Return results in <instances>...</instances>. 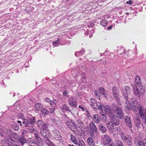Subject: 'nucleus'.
<instances>
[{
    "label": "nucleus",
    "instance_id": "39448f33",
    "mask_svg": "<svg viewBox=\"0 0 146 146\" xmlns=\"http://www.w3.org/2000/svg\"><path fill=\"white\" fill-rule=\"evenodd\" d=\"M112 107L113 110H114V107H116V109L114 110L115 113L118 115L120 119H123V113L121 108L120 107L116 106V105L114 104L112 105Z\"/></svg>",
    "mask_w": 146,
    "mask_h": 146
},
{
    "label": "nucleus",
    "instance_id": "4be33fe9",
    "mask_svg": "<svg viewBox=\"0 0 146 146\" xmlns=\"http://www.w3.org/2000/svg\"><path fill=\"white\" fill-rule=\"evenodd\" d=\"M17 140L21 144L23 145L25 142V139L23 136H19L17 137Z\"/></svg>",
    "mask_w": 146,
    "mask_h": 146
},
{
    "label": "nucleus",
    "instance_id": "9b49d317",
    "mask_svg": "<svg viewBox=\"0 0 146 146\" xmlns=\"http://www.w3.org/2000/svg\"><path fill=\"white\" fill-rule=\"evenodd\" d=\"M111 117V121L112 123L115 125H118L119 124V119L116 115H113Z\"/></svg>",
    "mask_w": 146,
    "mask_h": 146
},
{
    "label": "nucleus",
    "instance_id": "603ef678",
    "mask_svg": "<svg viewBox=\"0 0 146 146\" xmlns=\"http://www.w3.org/2000/svg\"><path fill=\"white\" fill-rule=\"evenodd\" d=\"M113 27V26L112 25H110L107 28V30H111L112 28Z\"/></svg>",
    "mask_w": 146,
    "mask_h": 146
},
{
    "label": "nucleus",
    "instance_id": "338daca9",
    "mask_svg": "<svg viewBox=\"0 0 146 146\" xmlns=\"http://www.w3.org/2000/svg\"><path fill=\"white\" fill-rule=\"evenodd\" d=\"M122 49H123L124 50V49H123V48H122Z\"/></svg>",
    "mask_w": 146,
    "mask_h": 146
},
{
    "label": "nucleus",
    "instance_id": "c756f323",
    "mask_svg": "<svg viewBox=\"0 0 146 146\" xmlns=\"http://www.w3.org/2000/svg\"><path fill=\"white\" fill-rule=\"evenodd\" d=\"M84 50L82 49L80 51L76 52L75 55L76 56H81L84 54Z\"/></svg>",
    "mask_w": 146,
    "mask_h": 146
},
{
    "label": "nucleus",
    "instance_id": "9d476101",
    "mask_svg": "<svg viewBox=\"0 0 146 146\" xmlns=\"http://www.w3.org/2000/svg\"><path fill=\"white\" fill-rule=\"evenodd\" d=\"M104 108L106 113L108 115L109 117H111L113 114V111L111 109L110 106L108 105H106L104 106Z\"/></svg>",
    "mask_w": 146,
    "mask_h": 146
},
{
    "label": "nucleus",
    "instance_id": "680f3d73",
    "mask_svg": "<svg viewBox=\"0 0 146 146\" xmlns=\"http://www.w3.org/2000/svg\"><path fill=\"white\" fill-rule=\"evenodd\" d=\"M49 102L50 103L51 105H52V101H50Z\"/></svg>",
    "mask_w": 146,
    "mask_h": 146
},
{
    "label": "nucleus",
    "instance_id": "dca6fc26",
    "mask_svg": "<svg viewBox=\"0 0 146 146\" xmlns=\"http://www.w3.org/2000/svg\"><path fill=\"white\" fill-rule=\"evenodd\" d=\"M93 121L96 123H99L100 121V118L99 116L97 114H94L92 116Z\"/></svg>",
    "mask_w": 146,
    "mask_h": 146
},
{
    "label": "nucleus",
    "instance_id": "bf43d9fd",
    "mask_svg": "<svg viewBox=\"0 0 146 146\" xmlns=\"http://www.w3.org/2000/svg\"><path fill=\"white\" fill-rule=\"evenodd\" d=\"M54 108H51V110L50 111V112L51 113H52L54 111Z\"/></svg>",
    "mask_w": 146,
    "mask_h": 146
},
{
    "label": "nucleus",
    "instance_id": "f704fd0d",
    "mask_svg": "<svg viewBox=\"0 0 146 146\" xmlns=\"http://www.w3.org/2000/svg\"><path fill=\"white\" fill-rule=\"evenodd\" d=\"M49 126L48 124L47 123H44L42 124V130L48 131V126Z\"/></svg>",
    "mask_w": 146,
    "mask_h": 146
},
{
    "label": "nucleus",
    "instance_id": "393cba45",
    "mask_svg": "<svg viewBox=\"0 0 146 146\" xmlns=\"http://www.w3.org/2000/svg\"><path fill=\"white\" fill-rule=\"evenodd\" d=\"M138 144V146H146V138L143 141L139 140Z\"/></svg>",
    "mask_w": 146,
    "mask_h": 146
},
{
    "label": "nucleus",
    "instance_id": "6e6d98bb",
    "mask_svg": "<svg viewBox=\"0 0 146 146\" xmlns=\"http://www.w3.org/2000/svg\"><path fill=\"white\" fill-rule=\"evenodd\" d=\"M73 141V143H74L75 144H77V141H76V139H75L74 140H73V141Z\"/></svg>",
    "mask_w": 146,
    "mask_h": 146
},
{
    "label": "nucleus",
    "instance_id": "13d9d810",
    "mask_svg": "<svg viewBox=\"0 0 146 146\" xmlns=\"http://www.w3.org/2000/svg\"><path fill=\"white\" fill-rule=\"evenodd\" d=\"M79 108H81L82 109V111H84L85 110V109L83 107H81L80 105L79 106Z\"/></svg>",
    "mask_w": 146,
    "mask_h": 146
},
{
    "label": "nucleus",
    "instance_id": "72a5a7b5",
    "mask_svg": "<svg viewBox=\"0 0 146 146\" xmlns=\"http://www.w3.org/2000/svg\"><path fill=\"white\" fill-rule=\"evenodd\" d=\"M99 129L102 131L103 132H105L106 130V128L101 124H100L99 125Z\"/></svg>",
    "mask_w": 146,
    "mask_h": 146
},
{
    "label": "nucleus",
    "instance_id": "864d4df0",
    "mask_svg": "<svg viewBox=\"0 0 146 146\" xmlns=\"http://www.w3.org/2000/svg\"><path fill=\"white\" fill-rule=\"evenodd\" d=\"M67 92L66 91H64L63 92V94L64 96H66V95L67 94Z\"/></svg>",
    "mask_w": 146,
    "mask_h": 146
},
{
    "label": "nucleus",
    "instance_id": "69168bd1",
    "mask_svg": "<svg viewBox=\"0 0 146 146\" xmlns=\"http://www.w3.org/2000/svg\"><path fill=\"white\" fill-rule=\"evenodd\" d=\"M109 146H112V145L111 144H110Z\"/></svg>",
    "mask_w": 146,
    "mask_h": 146
},
{
    "label": "nucleus",
    "instance_id": "f8f14e48",
    "mask_svg": "<svg viewBox=\"0 0 146 146\" xmlns=\"http://www.w3.org/2000/svg\"><path fill=\"white\" fill-rule=\"evenodd\" d=\"M102 138H103V142L104 145H106L109 143L111 141L110 137L107 135H103Z\"/></svg>",
    "mask_w": 146,
    "mask_h": 146
},
{
    "label": "nucleus",
    "instance_id": "473e14b6",
    "mask_svg": "<svg viewBox=\"0 0 146 146\" xmlns=\"http://www.w3.org/2000/svg\"><path fill=\"white\" fill-rule=\"evenodd\" d=\"M114 146H124L122 142L119 140H116Z\"/></svg>",
    "mask_w": 146,
    "mask_h": 146
},
{
    "label": "nucleus",
    "instance_id": "5fc2aeb1",
    "mask_svg": "<svg viewBox=\"0 0 146 146\" xmlns=\"http://www.w3.org/2000/svg\"><path fill=\"white\" fill-rule=\"evenodd\" d=\"M45 101L47 102H49L50 101V100L48 98H46L45 99Z\"/></svg>",
    "mask_w": 146,
    "mask_h": 146
},
{
    "label": "nucleus",
    "instance_id": "b1692460",
    "mask_svg": "<svg viewBox=\"0 0 146 146\" xmlns=\"http://www.w3.org/2000/svg\"><path fill=\"white\" fill-rule=\"evenodd\" d=\"M34 124L30 125L28 126H26V127H28L27 129L28 131L31 133H35L36 132V130L35 129L33 126H32Z\"/></svg>",
    "mask_w": 146,
    "mask_h": 146
},
{
    "label": "nucleus",
    "instance_id": "c9c22d12",
    "mask_svg": "<svg viewBox=\"0 0 146 146\" xmlns=\"http://www.w3.org/2000/svg\"><path fill=\"white\" fill-rule=\"evenodd\" d=\"M100 114L101 116H102V120L103 121H106V117L105 113L101 112Z\"/></svg>",
    "mask_w": 146,
    "mask_h": 146
},
{
    "label": "nucleus",
    "instance_id": "e433bc0d",
    "mask_svg": "<svg viewBox=\"0 0 146 146\" xmlns=\"http://www.w3.org/2000/svg\"><path fill=\"white\" fill-rule=\"evenodd\" d=\"M41 106H42L40 104L37 103L35 104V107L36 110L38 111L40 110Z\"/></svg>",
    "mask_w": 146,
    "mask_h": 146
},
{
    "label": "nucleus",
    "instance_id": "a211bd4d",
    "mask_svg": "<svg viewBox=\"0 0 146 146\" xmlns=\"http://www.w3.org/2000/svg\"><path fill=\"white\" fill-rule=\"evenodd\" d=\"M60 108L63 111H68L71 114H72L71 110L69 109V107L67 106L65 104H63L60 106Z\"/></svg>",
    "mask_w": 146,
    "mask_h": 146
},
{
    "label": "nucleus",
    "instance_id": "79ce46f5",
    "mask_svg": "<svg viewBox=\"0 0 146 146\" xmlns=\"http://www.w3.org/2000/svg\"><path fill=\"white\" fill-rule=\"evenodd\" d=\"M43 122L41 120H38L36 122V124L39 127H41L42 125Z\"/></svg>",
    "mask_w": 146,
    "mask_h": 146
},
{
    "label": "nucleus",
    "instance_id": "f3484780",
    "mask_svg": "<svg viewBox=\"0 0 146 146\" xmlns=\"http://www.w3.org/2000/svg\"><path fill=\"white\" fill-rule=\"evenodd\" d=\"M90 128L91 131L94 133H96L97 131V128L95 123L93 122H91L90 124Z\"/></svg>",
    "mask_w": 146,
    "mask_h": 146
},
{
    "label": "nucleus",
    "instance_id": "58836bf2",
    "mask_svg": "<svg viewBox=\"0 0 146 146\" xmlns=\"http://www.w3.org/2000/svg\"><path fill=\"white\" fill-rule=\"evenodd\" d=\"M135 122L136 126L138 127H139L140 122L139 118H136L135 119Z\"/></svg>",
    "mask_w": 146,
    "mask_h": 146
},
{
    "label": "nucleus",
    "instance_id": "0e129e2a",
    "mask_svg": "<svg viewBox=\"0 0 146 146\" xmlns=\"http://www.w3.org/2000/svg\"><path fill=\"white\" fill-rule=\"evenodd\" d=\"M13 146H18V145H13Z\"/></svg>",
    "mask_w": 146,
    "mask_h": 146
},
{
    "label": "nucleus",
    "instance_id": "09e8293b",
    "mask_svg": "<svg viewBox=\"0 0 146 146\" xmlns=\"http://www.w3.org/2000/svg\"><path fill=\"white\" fill-rule=\"evenodd\" d=\"M126 3L127 4H128L130 5L132 4V2L131 0H130L129 1H127Z\"/></svg>",
    "mask_w": 146,
    "mask_h": 146
},
{
    "label": "nucleus",
    "instance_id": "aec40b11",
    "mask_svg": "<svg viewBox=\"0 0 146 146\" xmlns=\"http://www.w3.org/2000/svg\"><path fill=\"white\" fill-rule=\"evenodd\" d=\"M112 122L109 121L108 124L107 126L110 132H113L114 130V125Z\"/></svg>",
    "mask_w": 146,
    "mask_h": 146
},
{
    "label": "nucleus",
    "instance_id": "2f4dec72",
    "mask_svg": "<svg viewBox=\"0 0 146 146\" xmlns=\"http://www.w3.org/2000/svg\"><path fill=\"white\" fill-rule=\"evenodd\" d=\"M5 141L8 142L12 143L13 142H14V140H13L10 137L8 136H5Z\"/></svg>",
    "mask_w": 146,
    "mask_h": 146
},
{
    "label": "nucleus",
    "instance_id": "7ed1b4c3",
    "mask_svg": "<svg viewBox=\"0 0 146 146\" xmlns=\"http://www.w3.org/2000/svg\"><path fill=\"white\" fill-rule=\"evenodd\" d=\"M132 86L134 93L136 96L140 98L144 94L145 90L143 85L142 86H138L139 88L137 87V86L134 84H132Z\"/></svg>",
    "mask_w": 146,
    "mask_h": 146
},
{
    "label": "nucleus",
    "instance_id": "ddd939ff",
    "mask_svg": "<svg viewBox=\"0 0 146 146\" xmlns=\"http://www.w3.org/2000/svg\"><path fill=\"white\" fill-rule=\"evenodd\" d=\"M124 119L126 125L129 127H131L132 126V123L130 117L127 115L125 116Z\"/></svg>",
    "mask_w": 146,
    "mask_h": 146
},
{
    "label": "nucleus",
    "instance_id": "49530a36",
    "mask_svg": "<svg viewBox=\"0 0 146 146\" xmlns=\"http://www.w3.org/2000/svg\"><path fill=\"white\" fill-rule=\"evenodd\" d=\"M13 128L14 130L15 131H17L19 129V127L18 125H16L15 127H14L13 126Z\"/></svg>",
    "mask_w": 146,
    "mask_h": 146
},
{
    "label": "nucleus",
    "instance_id": "2eb2a0df",
    "mask_svg": "<svg viewBox=\"0 0 146 146\" xmlns=\"http://www.w3.org/2000/svg\"><path fill=\"white\" fill-rule=\"evenodd\" d=\"M90 102L94 110L97 109V104L95 99L94 98H91L90 100Z\"/></svg>",
    "mask_w": 146,
    "mask_h": 146
},
{
    "label": "nucleus",
    "instance_id": "7c9ffc66",
    "mask_svg": "<svg viewBox=\"0 0 146 146\" xmlns=\"http://www.w3.org/2000/svg\"><path fill=\"white\" fill-rule=\"evenodd\" d=\"M45 133H42V135L45 137L46 139L49 138L50 137V134L49 133L48 131H45Z\"/></svg>",
    "mask_w": 146,
    "mask_h": 146
},
{
    "label": "nucleus",
    "instance_id": "20e7f679",
    "mask_svg": "<svg viewBox=\"0 0 146 146\" xmlns=\"http://www.w3.org/2000/svg\"><path fill=\"white\" fill-rule=\"evenodd\" d=\"M66 123L69 128L74 133H76L78 130L76 123L72 119H69L66 121Z\"/></svg>",
    "mask_w": 146,
    "mask_h": 146
},
{
    "label": "nucleus",
    "instance_id": "4d7b16f0",
    "mask_svg": "<svg viewBox=\"0 0 146 146\" xmlns=\"http://www.w3.org/2000/svg\"><path fill=\"white\" fill-rule=\"evenodd\" d=\"M3 131L2 129L0 128V134L1 136L3 135L2 134L3 133Z\"/></svg>",
    "mask_w": 146,
    "mask_h": 146
},
{
    "label": "nucleus",
    "instance_id": "412c9836",
    "mask_svg": "<svg viewBox=\"0 0 146 146\" xmlns=\"http://www.w3.org/2000/svg\"><path fill=\"white\" fill-rule=\"evenodd\" d=\"M94 33V31L93 29H87L86 32H85L84 33L85 35H87V34H89V37L91 38L93 36V34Z\"/></svg>",
    "mask_w": 146,
    "mask_h": 146
},
{
    "label": "nucleus",
    "instance_id": "1a4fd4ad",
    "mask_svg": "<svg viewBox=\"0 0 146 146\" xmlns=\"http://www.w3.org/2000/svg\"><path fill=\"white\" fill-rule=\"evenodd\" d=\"M121 138L122 140L127 142L128 145H130L131 144V139L129 136L122 134L121 135Z\"/></svg>",
    "mask_w": 146,
    "mask_h": 146
},
{
    "label": "nucleus",
    "instance_id": "c03bdc74",
    "mask_svg": "<svg viewBox=\"0 0 146 146\" xmlns=\"http://www.w3.org/2000/svg\"><path fill=\"white\" fill-rule=\"evenodd\" d=\"M41 111L42 114H47L48 113V111L45 108L42 109Z\"/></svg>",
    "mask_w": 146,
    "mask_h": 146
},
{
    "label": "nucleus",
    "instance_id": "0eeeda50",
    "mask_svg": "<svg viewBox=\"0 0 146 146\" xmlns=\"http://www.w3.org/2000/svg\"><path fill=\"white\" fill-rule=\"evenodd\" d=\"M68 102L70 106L73 108L77 107V103L76 98L73 97L69 98L68 100Z\"/></svg>",
    "mask_w": 146,
    "mask_h": 146
},
{
    "label": "nucleus",
    "instance_id": "6e6552de",
    "mask_svg": "<svg viewBox=\"0 0 146 146\" xmlns=\"http://www.w3.org/2000/svg\"><path fill=\"white\" fill-rule=\"evenodd\" d=\"M77 129L79 128L82 131H84L86 129V127L82 121L79 119H77L76 121Z\"/></svg>",
    "mask_w": 146,
    "mask_h": 146
},
{
    "label": "nucleus",
    "instance_id": "a19ab883",
    "mask_svg": "<svg viewBox=\"0 0 146 146\" xmlns=\"http://www.w3.org/2000/svg\"><path fill=\"white\" fill-rule=\"evenodd\" d=\"M107 23V21L105 20H103L100 22V24L103 26H105L106 25Z\"/></svg>",
    "mask_w": 146,
    "mask_h": 146
},
{
    "label": "nucleus",
    "instance_id": "4c0bfd02",
    "mask_svg": "<svg viewBox=\"0 0 146 146\" xmlns=\"http://www.w3.org/2000/svg\"><path fill=\"white\" fill-rule=\"evenodd\" d=\"M53 132L54 135L56 137H58V136H60V133L58 130H54L53 131Z\"/></svg>",
    "mask_w": 146,
    "mask_h": 146
},
{
    "label": "nucleus",
    "instance_id": "37998d69",
    "mask_svg": "<svg viewBox=\"0 0 146 146\" xmlns=\"http://www.w3.org/2000/svg\"><path fill=\"white\" fill-rule=\"evenodd\" d=\"M78 144L79 146H85L84 142L82 140H79L78 142Z\"/></svg>",
    "mask_w": 146,
    "mask_h": 146
},
{
    "label": "nucleus",
    "instance_id": "c85d7f7f",
    "mask_svg": "<svg viewBox=\"0 0 146 146\" xmlns=\"http://www.w3.org/2000/svg\"><path fill=\"white\" fill-rule=\"evenodd\" d=\"M44 142L48 146H54L53 143L48 138L45 139Z\"/></svg>",
    "mask_w": 146,
    "mask_h": 146
},
{
    "label": "nucleus",
    "instance_id": "f03ea898",
    "mask_svg": "<svg viewBox=\"0 0 146 146\" xmlns=\"http://www.w3.org/2000/svg\"><path fill=\"white\" fill-rule=\"evenodd\" d=\"M18 120H22V123L25 126H28L30 125L35 124L36 121L35 117L31 116L25 119L23 114L21 113L18 115Z\"/></svg>",
    "mask_w": 146,
    "mask_h": 146
},
{
    "label": "nucleus",
    "instance_id": "bb28decb",
    "mask_svg": "<svg viewBox=\"0 0 146 146\" xmlns=\"http://www.w3.org/2000/svg\"><path fill=\"white\" fill-rule=\"evenodd\" d=\"M135 82L136 83L138 86H142L140 80V78L139 76H137L135 78Z\"/></svg>",
    "mask_w": 146,
    "mask_h": 146
},
{
    "label": "nucleus",
    "instance_id": "cd10ccee",
    "mask_svg": "<svg viewBox=\"0 0 146 146\" xmlns=\"http://www.w3.org/2000/svg\"><path fill=\"white\" fill-rule=\"evenodd\" d=\"M87 142L90 146H93L94 145V142L92 137H89L87 139Z\"/></svg>",
    "mask_w": 146,
    "mask_h": 146
},
{
    "label": "nucleus",
    "instance_id": "3c124183",
    "mask_svg": "<svg viewBox=\"0 0 146 146\" xmlns=\"http://www.w3.org/2000/svg\"><path fill=\"white\" fill-rule=\"evenodd\" d=\"M28 133L25 131H23V135L24 136H27V134H28Z\"/></svg>",
    "mask_w": 146,
    "mask_h": 146
},
{
    "label": "nucleus",
    "instance_id": "423d86ee",
    "mask_svg": "<svg viewBox=\"0 0 146 146\" xmlns=\"http://www.w3.org/2000/svg\"><path fill=\"white\" fill-rule=\"evenodd\" d=\"M139 113L140 116L146 122V110L143 106L141 105L139 106Z\"/></svg>",
    "mask_w": 146,
    "mask_h": 146
},
{
    "label": "nucleus",
    "instance_id": "6ab92c4d",
    "mask_svg": "<svg viewBox=\"0 0 146 146\" xmlns=\"http://www.w3.org/2000/svg\"><path fill=\"white\" fill-rule=\"evenodd\" d=\"M113 92L115 98L117 100L118 102H119L120 99L118 96V92L117 91V88L116 87L113 88Z\"/></svg>",
    "mask_w": 146,
    "mask_h": 146
},
{
    "label": "nucleus",
    "instance_id": "8fccbe9b",
    "mask_svg": "<svg viewBox=\"0 0 146 146\" xmlns=\"http://www.w3.org/2000/svg\"><path fill=\"white\" fill-rule=\"evenodd\" d=\"M17 122H18V123H19L20 124V125L21 126H22V120H18L17 121Z\"/></svg>",
    "mask_w": 146,
    "mask_h": 146
},
{
    "label": "nucleus",
    "instance_id": "774afa93",
    "mask_svg": "<svg viewBox=\"0 0 146 146\" xmlns=\"http://www.w3.org/2000/svg\"><path fill=\"white\" fill-rule=\"evenodd\" d=\"M1 146H4L3 145H2Z\"/></svg>",
    "mask_w": 146,
    "mask_h": 146
},
{
    "label": "nucleus",
    "instance_id": "a18cd8bd",
    "mask_svg": "<svg viewBox=\"0 0 146 146\" xmlns=\"http://www.w3.org/2000/svg\"><path fill=\"white\" fill-rule=\"evenodd\" d=\"M104 106L102 104H100L97 107L98 109L100 110H102V108Z\"/></svg>",
    "mask_w": 146,
    "mask_h": 146
},
{
    "label": "nucleus",
    "instance_id": "f257e3e1",
    "mask_svg": "<svg viewBox=\"0 0 146 146\" xmlns=\"http://www.w3.org/2000/svg\"><path fill=\"white\" fill-rule=\"evenodd\" d=\"M129 88L128 86H126L122 88V93L123 96L125 100V109L126 111L130 110L132 108L133 111L136 112L138 109L137 102L135 99H133L130 102L128 100L127 97V91L128 90Z\"/></svg>",
    "mask_w": 146,
    "mask_h": 146
},
{
    "label": "nucleus",
    "instance_id": "ea45409f",
    "mask_svg": "<svg viewBox=\"0 0 146 146\" xmlns=\"http://www.w3.org/2000/svg\"><path fill=\"white\" fill-rule=\"evenodd\" d=\"M60 42V40L58 38V40L55 41H54L52 43V44L53 46L54 47L55 46H57L59 44V43Z\"/></svg>",
    "mask_w": 146,
    "mask_h": 146
},
{
    "label": "nucleus",
    "instance_id": "e2e57ef3",
    "mask_svg": "<svg viewBox=\"0 0 146 146\" xmlns=\"http://www.w3.org/2000/svg\"><path fill=\"white\" fill-rule=\"evenodd\" d=\"M97 91H96L95 93V94L96 95V96H97Z\"/></svg>",
    "mask_w": 146,
    "mask_h": 146
},
{
    "label": "nucleus",
    "instance_id": "4468645a",
    "mask_svg": "<svg viewBox=\"0 0 146 146\" xmlns=\"http://www.w3.org/2000/svg\"><path fill=\"white\" fill-rule=\"evenodd\" d=\"M27 142L30 146H36L38 144V142L35 141L33 139L31 138L28 139Z\"/></svg>",
    "mask_w": 146,
    "mask_h": 146
},
{
    "label": "nucleus",
    "instance_id": "052dcab7",
    "mask_svg": "<svg viewBox=\"0 0 146 146\" xmlns=\"http://www.w3.org/2000/svg\"><path fill=\"white\" fill-rule=\"evenodd\" d=\"M41 134L42 135V133H45V130H41V131H40Z\"/></svg>",
    "mask_w": 146,
    "mask_h": 146
},
{
    "label": "nucleus",
    "instance_id": "de8ad7c7",
    "mask_svg": "<svg viewBox=\"0 0 146 146\" xmlns=\"http://www.w3.org/2000/svg\"><path fill=\"white\" fill-rule=\"evenodd\" d=\"M70 139L72 141H73L76 139L75 137L72 135H70Z\"/></svg>",
    "mask_w": 146,
    "mask_h": 146
},
{
    "label": "nucleus",
    "instance_id": "a878e982",
    "mask_svg": "<svg viewBox=\"0 0 146 146\" xmlns=\"http://www.w3.org/2000/svg\"><path fill=\"white\" fill-rule=\"evenodd\" d=\"M34 137L35 138V140L37 141L36 142H38V144L39 142L42 141L41 139L39 137L37 133L36 132H35L34 133Z\"/></svg>",
    "mask_w": 146,
    "mask_h": 146
},
{
    "label": "nucleus",
    "instance_id": "5701e85b",
    "mask_svg": "<svg viewBox=\"0 0 146 146\" xmlns=\"http://www.w3.org/2000/svg\"><path fill=\"white\" fill-rule=\"evenodd\" d=\"M99 90L100 93L102 94L104 97L107 98L108 97V95L105 92V91L104 89L102 88H100Z\"/></svg>",
    "mask_w": 146,
    "mask_h": 146
}]
</instances>
